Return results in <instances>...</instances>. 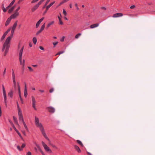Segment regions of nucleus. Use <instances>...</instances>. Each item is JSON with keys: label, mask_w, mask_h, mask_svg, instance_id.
Returning a JSON list of instances; mask_svg holds the SVG:
<instances>
[{"label": "nucleus", "mask_w": 155, "mask_h": 155, "mask_svg": "<svg viewBox=\"0 0 155 155\" xmlns=\"http://www.w3.org/2000/svg\"><path fill=\"white\" fill-rule=\"evenodd\" d=\"M35 124L36 126L41 131L43 136L49 142L50 141L49 138L47 136V135L45 131L44 127L42 124L39 121V118L36 117H35Z\"/></svg>", "instance_id": "obj_1"}, {"label": "nucleus", "mask_w": 155, "mask_h": 155, "mask_svg": "<svg viewBox=\"0 0 155 155\" xmlns=\"http://www.w3.org/2000/svg\"><path fill=\"white\" fill-rule=\"evenodd\" d=\"M9 42L6 40L5 42L3 45V46L2 49V52L4 51L5 48H6L4 53V56H5L8 52L9 48L10 46V44H9Z\"/></svg>", "instance_id": "obj_2"}, {"label": "nucleus", "mask_w": 155, "mask_h": 155, "mask_svg": "<svg viewBox=\"0 0 155 155\" xmlns=\"http://www.w3.org/2000/svg\"><path fill=\"white\" fill-rule=\"evenodd\" d=\"M41 144L45 149V150L47 152H49L50 153H52V151L50 148L43 141L41 142Z\"/></svg>", "instance_id": "obj_3"}, {"label": "nucleus", "mask_w": 155, "mask_h": 155, "mask_svg": "<svg viewBox=\"0 0 155 155\" xmlns=\"http://www.w3.org/2000/svg\"><path fill=\"white\" fill-rule=\"evenodd\" d=\"M12 79L13 82L14 86L15 88L16 87V84L15 81V75L14 72V70L13 69H12Z\"/></svg>", "instance_id": "obj_4"}, {"label": "nucleus", "mask_w": 155, "mask_h": 155, "mask_svg": "<svg viewBox=\"0 0 155 155\" xmlns=\"http://www.w3.org/2000/svg\"><path fill=\"white\" fill-rule=\"evenodd\" d=\"M11 30V28H9L3 34L2 37L1 39V41H2L5 38L6 35Z\"/></svg>", "instance_id": "obj_5"}, {"label": "nucleus", "mask_w": 155, "mask_h": 155, "mask_svg": "<svg viewBox=\"0 0 155 155\" xmlns=\"http://www.w3.org/2000/svg\"><path fill=\"white\" fill-rule=\"evenodd\" d=\"M14 30L12 29L11 31V34L10 36L8 37L6 39V40L10 42V41L11 40L12 38L13 35V34L14 32Z\"/></svg>", "instance_id": "obj_6"}, {"label": "nucleus", "mask_w": 155, "mask_h": 155, "mask_svg": "<svg viewBox=\"0 0 155 155\" xmlns=\"http://www.w3.org/2000/svg\"><path fill=\"white\" fill-rule=\"evenodd\" d=\"M19 59L20 61V64L21 65H22V69L24 70V67L25 65V60L24 59L23 60V61H22V57L20 58L19 57Z\"/></svg>", "instance_id": "obj_7"}, {"label": "nucleus", "mask_w": 155, "mask_h": 155, "mask_svg": "<svg viewBox=\"0 0 155 155\" xmlns=\"http://www.w3.org/2000/svg\"><path fill=\"white\" fill-rule=\"evenodd\" d=\"M45 23H44L41 26L39 30L36 33V35H38L41 33L44 29L45 28Z\"/></svg>", "instance_id": "obj_8"}, {"label": "nucleus", "mask_w": 155, "mask_h": 155, "mask_svg": "<svg viewBox=\"0 0 155 155\" xmlns=\"http://www.w3.org/2000/svg\"><path fill=\"white\" fill-rule=\"evenodd\" d=\"M18 117H19V119L20 121H21L22 122H23V121H24L23 117L22 116V112L18 113Z\"/></svg>", "instance_id": "obj_9"}, {"label": "nucleus", "mask_w": 155, "mask_h": 155, "mask_svg": "<svg viewBox=\"0 0 155 155\" xmlns=\"http://www.w3.org/2000/svg\"><path fill=\"white\" fill-rule=\"evenodd\" d=\"M19 15L18 12H15L12 15L9 17L11 19L15 18Z\"/></svg>", "instance_id": "obj_10"}, {"label": "nucleus", "mask_w": 155, "mask_h": 155, "mask_svg": "<svg viewBox=\"0 0 155 155\" xmlns=\"http://www.w3.org/2000/svg\"><path fill=\"white\" fill-rule=\"evenodd\" d=\"M48 110L50 113H54L55 112V109L54 108L50 107L47 108Z\"/></svg>", "instance_id": "obj_11"}, {"label": "nucleus", "mask_w": 155, "mask_h": 155, "mask_svg": "<svg viewBox=\"0 0 155 155\" xmlns=\"http://www.w3.org/2000/svg\"><path fill=\"white\" fill-rule=\"evenodd\" d=\"M123 14L122 13H117L114 14L113 16V17L114 18H117L119 17H121L122 16Z\"/></svg>", "instance_id": "obj_12"}, {"label": "nucleus", "mask_w": 155, "mask_h": 155, "mask_svg": "<svg viewBox=\"0 0 155 155\" xmlns=\"http://www.w3.org/2000/svg\"><path fill=\"white\" fill-rule=\"evenodd\" d=\"M25 143H23L21 147L20 146H17V148L19 151H21L25 147Z\"/></svg>", "instance_id": "obj_13"}, {"label": "nucleus", "mask_w": 155, "mask_h": 155, "mask_svg": "<svg viewBox=\"0 0 155 155\" xmlns=\"http://www.w3.org/2000/svg\"><path fill=\"white\" fill-rule=\"evenodd\" d=\"M25 89L24 91V95L25 97H26L27 96L28 94L27 90V87L26 83L25 84Z\"/></svg>", "instance_id": "obj_14"}, {"label": "nucleus", "mask_w": 155, "mask_h": 155, "mask_svg": "<svg viewBox=\"0 0 155 155\" xmlns=\"http://www.w3.org/2000/svg\"><path fill=\"white\" fill-rule=\"evenodd\" d=\"M13 119L15 123L17 125L18 127H20V126L18 124L17 118L15 116H13Z\"/></svg>", "instance_id": "obj_15"}, {"label": "nucleus", "mask_w": 155, "mask_h": 155, "mask_svg": "<svg viewBox=\"0 0 155 155\" xmlns=\"http://www.w3.org/2000/svg\"><path fill=\"white\" fill-rule=\"evenodd\" d=\"M24 46H23L20 51L19 53V57L20 58H21V57H22V54L23 53V50L24 49Z\"/></svg>", "instance_id": "obj_16"}, {"label": "nucleus", "mask_w": 155, "mask_h": 155, "mask_svg": "<svg viewBox=\"0 0 155 155\" xmlns=\"http://www.w3.org/2000/svg\"><path fill=\"white\" fill-rule=\"evenodd\" d=\"M13 89H11L10 90L9 92L8 93V96L9 97H12L13 96Z\"/></svg>", "instance_id": "obj_17"}, {"label": "nucleus", "mask_w": 155, "mask_h": 155, "mask_svg": "<svg viewBox=\"0 0 155 155\" xmlns=\"http://www.w3.org/2000/svg\"><path fill=\"white\" fill-rule=\"evenodd\" d=\"M17 86L18 88V93L19 95V97H21V90H20V86L18 82L17 83Z\"/></svg>", "instance_id": "obj_18"}, {"label": "nucleus", "mask_w": 155, "mask_h": 155, "mask_svg": "<svg viewBox=\"0 0 155 155\" xmlns=\"http://www.w3.org/2000/svg\"><path fill=\"white\" fill-rule=\"evenodd\" d=\"M32 107L35 110H36L37 109L35 107V106L36 101H35V99L34 98H32Z\"/></svg>", "instance_id": "obj_19"}, {"label": "nucleus", "mask_w": 155, "mask_h": 155, "mask_svg": "<svg viewBox=\"0 0 155 155\" xmlns=\"http://www.w3.org/2000/svg\"><path fill=\"white\" fill-rule=\"evenodd\" d=\"M2 91H3V93L4 97H7L6 92L5 89L4 87V85H2Z\"/></svg>", "instance_id": "obj_20"}, {"label": "nucleus", "mask_w": 155, "mask_h": 155, "mask_svg": "<svg viewBox=\"0 0 155 155\" xmlns=\"http://www.w3.org/2000/svg\"><path fill=\"white\" fill-rule=\"evenodd\" d=\"M11 19H12L10 17L8 18L7 19V20L6 21V22H5V26H7L9 24Z\"/></svg>", "instance_id": "obj_21"}, {"label": "nucleus", "mask_w": 155, "mask_h": 155, "mask_svg": "<svg viewBox=\"0 0 155 155\" xmlns=\"http://www.w3.org/2000/svg\"><path fill=\"white\" fill-rule=\"evenodd\" d=\"M15 7V5H14V6L12 7L11 8H10V9H9L8 11V13H11L14 10Z\"/></svg>", "instance_id": "obj_22"}, {"label": "nucleus", "mask_w": 155, "mask_h": 155, "mask_svg": "<svg viewBox=\"0 0 155 155\" xmlns=\"http://www.w3.org/2000/svg\"><path fill=\"white\" fill-rule=\"evenodd\" d=\"M17 23H18V21H15V22L14 23V24L12 26V29L14 30L15 29V28L16 27L17 25Z\"/></svg>", "instance_id": "obj_23"}, {"label": "nucleus", "mask_w": 155, "mask_h": 155, "mask_svg": "<svg viewBox=\"0 0 155 155\" xmlns=\"http://www.w3.org/2000/svg\"><path fill=\"white\" fill-rule=\"evenodd\" d=\"M39 7L37 5H35L34 6L33 8H31V10L32 12H34L35 10H36L37 8H38Z\"/></svg>", "instance_id": "obj_24"}, {"label": "nucleus", "mask_w": 155, "mask_h": 155, "mask_svg": "<svg viewBox=\"0 0 155 155\" xmlns=\"http://www.w3.org/2000/svg\"><path fill=\"white\" fill-rule=\"evenodd\" d=\"M55 3V1L51 2L49 5L46 7L47 10H48L49 8Z\"/></svg>", "instance_id": "obj_25"}, {"label": "nucleus", "mask_w": 155, "mask_h": 155, "mask_svg": "<svg viewBox=\"0 0 155 155\" xmlns=\"http://www.w3.org/2000/svg\"><path fill=\"white\" fill-rule=\"evenodd\" d=\"M98 25H99L98 23H96V24H93V25H91L90 26V28H94L97 27L98 26Z\"/></svg>", "instance_id": "obj_26"}, {"label": "nucleus", "mask_w": 155, "mask_h": 155, "mask_svg": "<svg viewBox=\"0 0 155 155\" xmlns=\"http://www.w3.org/2000/svg\"><path fill=\"white\" fill-rule=\"evenodd\" d=\"M74 148L75 150L78 152L80 153L81 152V150L78 146L77 145H75Z\"/></svg>", "instance_id": "obj_27"}, {"label": "nucleus", "mask_w": 155, "mask_h": 155, "mask_svg": "<svg viewBox=\"0 0 155 155\" xmlns=\"http://www.w3.org/2000/svg\"><path fill=\"white\" fill-rule=\"evenodd\" d=\"M54 23V21H52L49 23L46 26V28L48 29L51 25H53Z\"/></svg>", "instance_id": "obj_28"}, {"label": "nucleus", "mask_w": 155, "mask_h": 155, "mask_svg": "<svg viewBox=\"0 0 155 155\" xmlns=\"http://www.w3.org/2000/svg\"><path fill=\"white\" fill-rule=\"evenodd\" d=\"M17 106L18 113L22 112L21 109L19 107V105H18V102H17Z\"/></svg>", "instance_id": "obj_29"}, {"label": "nucleus", "mask_w": 155, "mask_h": 155, "mask_svg": "<svg viewBox=\"0 0 155 155\" xmlns=\"http://www.w3.org/2000/svg\"><path fill=\"white\" fill-rule=\"evenodd\" d=\"M17 106L18 113L22 112L21 109L19 107V105H18V102H17Z\"/></svg>", "instance_id": "obj_30"}, {"label": "nucleus", "mask_w": 155, "mask_h": 155, "mask_svg": "<svg viewBox=\"0 0 155 155\" xmlns=\"http://www.w3.org/2000/svg\"><path fill=\"white\" fill-rule=\"evenodd\" d=\"M22 123H23V125L24 126V127L25 128V129H26V130L28 131L29 130H28V128L27 125H26L25 122L24 121H23V122H22Z\"/></svg>", "instance_id": "obj_31"}, {"label": "nucleus", "mask_w": 155, "mask_h": 155, "mask_svg": "<svg viewBox=\"0 0 155 155\" xmlns=\"http://www.w3.org/2000/svg\"><path fill=\"white\" fill-rule=\"evenodd\" d=\"M37 38L36 37H34L33 38V41L35 45L36 44L37 42Z\"/></svg>", "instance_id": "obj_32"}, {"label": "nucleus", "mask_w": 155, "mask_h": 155, "mask_svg": "<svg viewBox=\"0 0 155 155\" xmlns=\"http://www.w3.org/2000/svg\"><path fill=\"white\" fill-rule=\"evenodd\" d=\"M77 142L80 144L81 146L83 147V145L81 141L79 140H77Z\"/></svg>", "instance_id": "obj_33"}, {"label": "nucleus", "mask_w": 155, "mask_h": 155, "mask_svg": "<svg viewBox=\"0 0 155 155\" xmlns=\"http://www.w3.org/2000/svg\"><path fill=\"white\" fill-rule=\"evenodd\" d=\"M2 10L4 12H6L7 11V9L5 8L4 6V4H2Z\"/></svg>", "instance_id": "obj_34"}, {"label": "nucleus", "mask_w": 155, "mask_h": 155, "mask_svg": "<svg viewBox=\"0 0 155 155\" xmlns=\"http://www.w3.org/2000/svg\"><path fill=\"white\" fill-rule=\"evenodd\" d=\"M18 134V135L20 136V138H21V139H22V140H23V137H22L21 135V134H20V133L19 132V131L18 130L16 132Z\"/></svg>", "instance_id": "obj_35"}, {"label": "nucleus", "mask_w": 155, "mask_h": 155, "mask_svg": "<svg viewBox=\"0 0 155 155\" xmlns=\"http://www.w3.org/2000/svg\"><path fill=\"white\" fill-rule=\"evenodd\" d=\"M49 144L50 145H51V146L53 147L54 148H55L56 149H57V147H56L53 144H51L50 142V141L49 142Z\"/></svg>", "instance_id": "obj_36"}, {"label": "nucleus", "mask_w": 155, "mask_h": 155, "mask_svg": "<svg viewBox=\"0 0 155 155\" xmlns=\"http://www.w3.org/2000/svg\"><path fill=\"white\" fill-rule=\"evenodd\" d=\"M81 35V33H78V34H77L75 36V38H78Z\"/></svg>", "instance_id": "obj_37"}, {"label": "nucleus", "mask_w": 155, "mask_h": 155, "mask_svg": "<svg viewBox=\"0 0 155 155\" xmlns=\"http://www.w3.org/2000/svg\"><path fill=\"white\" fill-rule=\"evenodd\" d=\"M40 23L39 22H38V21L37 22V23H36V28H38V26H39V25H40Z\"/></svg>", "instance_id": "obj_38"}, {"label": "nucleus", "mask_w": 155, "mask_h": 155, "mask_svg": "<svg viewBox=\"0 0 155 155\" xmlns=\"http://www.w3.org/2000/svg\"><path fill=\"white\" fill-rule=\"evenodd\" d=\"M42 3V1L40 0L36 5L37 6L39 7V5H40Z\"/></svg>", "instance_id": "obj_39"}, {"label": "nucleus", "mask_w": 155, "mask_h": 155, "mask_svg": "<svg viewBox=\"0 0 155 155\" xmlns=\"http://www.w3.org/2000/svg\"><path fill=\"white\" fill-rule=\"evenodd\" d=\"M63 13L64 16H66L67 15V12L64 9H63Z\"/></svg>", "instance_id": "obj_40"}, {"label": "nucleus", "mask_w": 155, "mask_h": 155, "mask_svg": "<svg viewBox=\"0 0 155 155\" xmlns=\"http://www.w3.org/2000/svg\"><path fill=\"white\" fill-rule=\"evenodd\" d=\"M64 51H61L58 52L56 55H59L61 54H62L63 53Z\"/></svg>", "instance_id": "obj_41"}, {"label": "nucleus", "mask_w": 155, "mask_h": 155, "mask_svg": "<svg viewBox=\"0 0 155 155\" xmlns=\"http://www.w3.org/2000/svg\"><path fill=\"white\" fill-rule=\"evenodd\" d=\"M44 19V18L42 17V18L40 19L38 21L39 22L41 23L43 21V20Z\"/></svg>", "instance_id": "obj_42"}, {"label": "nucleus", "mask_w": 155, "mask_h": 155, "mask_svg": "<svg viewBox=\"0 0 155 155\" xmlns=\"http://www.w3.org/2000/svg\"><path fill=\"white\" fill-rule=\"evenodd\" d=\"M59 21L60 25H63V22L62 21L61 19H59Z\"/></svg>", "instance_id": "obj_43"}, {"label": "nucleus", "mask_w": 155, "mask_h": 155, "mask_svg": "<svg viewBox=\"0 0 155 155\" xmlns=\"http://www.w3.org/2000/svg\"><path fill=\"white\" fill-rule=\"evenodd\" d=\"M58 41L54 42L53 43V45H54V47L55 46L58 44Z\"/></svg>", "instance_id": "obj_44"}, {"label": "nucleus", "mask_w": 155, "mask_h": 155, "mask_svg": "<svg viewBox=\"0 0 155 155\" xmlns=\"http://www.w3.org/2000/svg\"><path fill=\"white\" fill-rule=\"evenodd\" d=\"M28 68L29 70L30 71H33V69H32V68L31 67H28Z\"/></svg>", "instance_id": "obj_45"}, {"label": "nucleus", "mask_w": 155, "mask_h": 155, "mask_svg": "<svg viewBox=\"0 0 155 155\" xmlns=\"http://www.w3.org/2000/svg\"><path fill=\"white\" fill-rule=\"evenodd\" d=\"M39 0H32V1L31 2V3H35L37 1H38Z\"/></svg>", "instance_id": "obj_46"}, {"label": "nucleus", "mask_w": 155, "mask_h": 155, "mask_svg": "<svg viewBox=\"0 0 155 155\" xmlns=\"http://www.w3.org/2000/svg\"><path fill=\"white\" fill-rule=\"evenodd\" d=\"M20 7L19 6L15 10V12H18L20 10Z\"/></svg>", "instance_id": "obj_47"}, {"label": "nucleus", "mask_w": 155, "mask_h": 155, "mask_svg": "<svg viewBox=\"0 0 155 155\" xmlns=\"http://www.w3.org/2000/svg\"><path fill=\"white\" fill-rule=\"evenodd\" d=\"M36 146L37 147V148L38 149V150L40 151V150L41 149V148L40 147V146L38 145H36Z\"/></svg>", "instance_id": "obj_48"}, {"label": "nucleus", "mask_w": 155, "mask_h": 155, "mask_svg": "<svg viewBox=\"0 0 155 155\" xmlns=\"http://www.w3.org/2000/svg\"><path fill=\"white\" fill-rule=\"evenodd\" d=\"M6 68H5V69H4V71H3V76H4V75H5V74L6 71Z\"/></svg>", "instance_id": "obj_49"}, {"label": "nucleus", "mask_w": 155, "mask_h": 155, "mask_svg": "<svg viewBox=\"0 0 155 155\" xmlns=\"http://www.w3.org/2000/svg\"><path fill=\"white\" fill-rule=\"evenodd\" d=\"M12 127H13V129L15 130L16 132L17 131H18V130H17V129H16V128H15V126H14V125H13L12 126Z\"/></svg>", "instance_id": "obj_50"}, {"label": "nucleus", "mask_w": 155, "mask_h": 155, "mask_svg": "<svg viewBox=\"0 0 155 155\" xmlns=\"http://www.w3.org/2000/svg\"><path fill=\"white\" fill-rule=\"evenodd\" d=\"M101 9L104 10H106L107 9L106 8L104 7H101Z\"/></svg>", "instance_id": "obj_51"}, {"label": "nucleus", "mask_w": 155, "mask_h": 155, "mask_svg": "<svg viewBox=\"0 0 155 155\" xmlns=\"http://www.w3.org/2000/svg\"><path fill=\"white\" fill-rule=\"evenodd\" d=\"M20 101H21V103L22 104H23V99H22V97H20V99H19V100Z\"/></svg>", "instance_id": "obj_52"}, {"label": "nucleus", "mask_w": 155, "mask_h": 155, "mask_svg": "<svg viewBox=\"0 0 155 155\" xmlns=\"http://www.w3.org/2000/svg\"><path fill=\"white\" fill-rule=\"evenodd\" d=\"M54 89L53 88H51V89H50V90H49V92L50 93H52V92H53V91H54Z\"/></svg>", "instance_id": "obj_53"}, {"label": "nucleus", "mask_w": 155, "mask_h": 155, "mask_svg": "<svg viewBox=\"0 0 155 155\" xmlns=\"http://www.w3.org/2000/svg\"><path fill=\"white\" fill-rule=\"evenodd\" d=\"M50 0H47L46 2H45V5H47L48 4L49 2L50 1Z\"/></svg>", "instance_id": "obj_54"}, {"label": "nucleus", "mask_w": 155, "mask_h": 155, "mask_svg": "<svg viewBox=\"0 0 155 155\" xmlns=\"http://www.w3.org/2000/svg\"><path fill=\"white\" fill-rule=\"evenodd\" d=\"M64 37H62V38L60 39V41L61 42L63 41L64 40Z\"/></svg>", "instance_id": "obj_55"}, {"label": "nucleus", "mask_w": 155, "mask_h": 155, "mask_svg": "<svg viewBox=\"0 0 155 155\" xmlns=\"http://www.w3.org/2000/svg\"><path fill=\"white\" fill-rule=\"evenodd\" d=\"M39 48L40 49L43 51L44 50V48L43 47L41 46H40Z\"/></svg>", "instance_id": "obj_56"}, {"label": "nucleus", "mask_w": 155, "mask_h": 155, "mask_svg": "<svg viewBox=\"0 0 155 155\" xmlns=\"http://www.w3.org/2000/svg\"><path fill=\"white\" fill-rule=\"evenodd\" d=\"M75 6L76 7L77 9L78 10L79 9V8L78 7V5L77 4V3L75 4Z\"/></svg>", "instance_id": "obj_57"}, {"label": "nucleus", "mask_w": 155, "mask_h": 155, "mask_svg": "<svg viewBox=\"0 0 155 155\" xmlns=\"http://www.w3.org/2000/svg\"><path fill=\"white\" fill-rule=\"evenodd\" d=\"M26 155H31V153L30 152L28 151Z\"/></svg>", "instance_id": "obj_58"}, {"label": "nucleus", "mask_w": 155, "mask_h": 155, "mask_svg": "<svg viewBox=\"0 0 155 155\" xmlns=\"http://www.w3.org/2000/svg\"><path fill=\"white\" fill-rule=\"evenodd\" d=\"M135 7V5H133L131 6L130 7V8L131 9H133V8H134Z\"/></svg>", "instance_id": "obj_59"}, {"label": "nucleus", "mask_w": 155, "mask_h": 155, "mask_svg": "<svg viewBox=\"0 0 155 155\" xmlns=\"http://www.w3.org/2000/svg\"><path fill=\"white\" fill-rule=\"evenodd\" d=\"M48 10H47V8H46V10L43 13V15L45 14L47 12V11Z\"/></svg>", "instance_id": "obj_60"}, {"label": "nucleus", "mask_w": 155, "mask_h": 155, "mask_svg": "<svg viewBox=\"0 0 155 155\" xmlns=\"http://www.w3.org/2000/svg\"><path fill=\"white\" fill-rule=\"evenodd\" d=\"M64 2H63V1H62L60 3V4H59V5L60 6L61 5H62V4H64Z\"/></svg>", "instance_id": "obj_61"}, {"label": "nucleus", "mask_w": 155, "mask_h": 155, "mask_svg": "<svg viewBox=\"0 0 155 155\" xmlns=\"http://www.w3.org/2000/svg\"><path fill=\"white\" fill-rule=\"evenodd\" d=\"M14 3L12 2L9 5H10V6L11 7L13 5V4H14Z\"/></svg>", "instance_id": "obj_62"}, {"label": "nucleus", "mask_w": 155, "mask_h": 155, "mask_svg": "<svg viewBox=\"0 0 155 155\" xmlns=\"http://www.w3.org/2000/svg\"><path fill=\"white\" fill-rule=\"evenodd\" d=\"M9 122L12 126L14 125L13 123L10 120H9Z\"/></svg>", "instance_id": "obj_63"}, {"label": "nucleus", "mask_w": 155, "mask_h": 155, "mask_svg": "<svg viewBox=\"0 0 155 155\" xmlns=\"http://www.w3.org/2000/svg\"><path fill=\"white\" fill-rule=\"evenodd\" d=\"M39 91L41 93H42L44 92V91L43 90H39Z\"/></svg>", "instance_id": "obj_64"}]
</instances>
